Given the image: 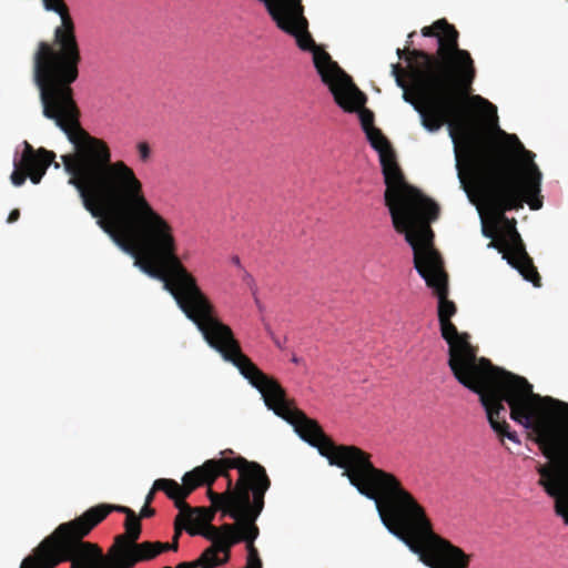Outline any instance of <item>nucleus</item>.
Masks as SVG:
<instances>
[{
  "instance_id": "1",
  "label": "nucleus",
  "mask_w": 568,
  "mask_h": 568,
  "mask_svg": "<svg viewBox=\"0 0 568 568\" xmlns=\"http://www.w3.org/2000/svg\"><path fill=\"white\" fill-rule=\"evenodd\" d=\"M57 12L61 24L52 43L40 41L33 55V80L42 113L53 120L73 145L61 155L68 183L78 191L83 207L97 222H169L146 199L142 181L123 161L112 162L109 145L90 135L80 123L72 83L81 62L75 27L63 0H42Z\"/></svg>"
},
{
  "instance_id": "2",
  "label": "nucleus",
  "mask_w": 568,
  "mask_h": 568,
  "mask_svg": "<svg viewBox=\"0 0 568 568\" xmlns=\"http://www.w3.org/2000/svg\"><path fill=\"white\" fill-rule=\"evenodd\" d=\"M234 366L258 389L268 409L288 422L302 439L327 458L331 466L343 469V476L361 495L375 500L383 524L393 535L416 554H422L424 546L434 552L436 559H424V562L432 568L469 567L470 555L434 532L425 508L394 474L375 467L372 454L358 446L335 444L315 419L293 406L277 381L264 374L242 352L235 337Z\"/></svg>"
},
{
  "instance_id": "3",
  "label": "nucleus",
  "mask_w": 568,
  "mask_h": 568,
  "mask_svg": "<svg viewBox=\"0 0 568 568\" xmlns=\"http://www.w3.org/2000/svg\"><path fill=\"white\" fill-rule=\"evenodd\" d=\"M498 134L504 143L478 129L456 140L458 179L468 196L474 193L503 224L497 235L483 227L484 236L491 239L488 247L497 248L526 281L539 287L541 277L516 229V220L505 213L518 211L525 203L531 210L542 206L541 172L534 161L535 154L525 149L516 134L503 130Z\"/></svg>"
},
{
  "instance_id": "4",
  "label": "nucleus",
  "mask_w": 568,
  "mask_h": 568,
  "mask_svg": "<svg viewBox=\"0 0 568 568\" xmlns=\"http://www.w3.org/2000/svg\"><path fill=\"white\" fill-rule=\"evenodd\" d=\"M420 32L437 39L436 52L409 47L397 49L407 68L393 63L392 75L403 89L404 101L419 113L424 129L437 132L447 124L456 143L460 135L477 129L467 112V98L477 73L475 61L467 50L459 48V32L445 18Z\"/></svg>"
},
{
  "instance_id": "5",
  "label": "nucleus",
  "mask_w": 568,
  "mask_h": 568,
  "mask_svg": "<svg viewBox=\"0 0 568 568\" xmlns=\"http://www.w3.org/2000/svg\"><path fill=\"white\" fill-rule=\"evenodd\" d=\"M473 392L479 395L489 425L498 436L519 443L516 432L509 430V424L505 415H501L506 413L504 403L508 404L514 422L537 435V443L544 456L554 460L552 464L538 468V484L550 497L556 498V514L568 525V503L562 499L568 487L566 460L547 416L548 408L545 406L549 404L555 408L556 415L568 418V403L535 394L532 385L525 377L505 369L494 375L491 381L480 383L479 389Z\"/></svg>"
},
{
  "instance_id": "6",
  "label": "nucleus",
  "mask_w": 568,
  "mask_h": 568,
  "mask_svg": "<svg viewBox=\"0 0 568 568\" xmlns=\"http://www.w3.org/2000/svg\"><path fill=\"white\" fill-rule=\"evenodd\" d=\"M242 474H247L253 478L268 476L266 469L256 462H250L242 456L234 458H220L209 459L203 465L195 467L187 471L182 477V485L174 479L160 478L156 479L155 488L163 490V493L174 501V506L179 509V515L175 519V525L180 518H183L189 524L210 525L216 511L222 509L216 508L211 501L212 507H195L192 508L186 501V497L202 485L207 486L209 490L212 489L214 480L219 477H225L227 485L224 493L230 490L234 491L242 479ZM257 483V479L252 480Z\"/></svg>"
},
{
  "instance_id": "7",
  "label": "nucleus",
  "mask_w": 568,
  "mask_h": 568,
  "mask_svg": "<svg viewBox=\"0 0 568 568\" xmlns=\"http://www.w3.org/2000/svg\"><path fill=\"white\" fill-rule=\"evenodd\" d=\"M364 104L365 102L354 112L359 111L362 128L372 148L378 152L386 184L385 205L389 210L394 229L402 231L406 226V220H403V216L407 219L414 212L424 210L434 214L437 210V203L405 181L389 141L379 129L374 126V113L368 109H362Z\"/></svg>"
},
{
  "instance_id": "8",
  "label": "nucleus",
  "mask_w": 568,
  "mask_h": 568,
  "mask_svg": "<svg viewBox=\"0 0 568 568\" xmlns=\"http://www.w3.org/2000/svg\"><path fill=\"white\" fill-rule=\"evenodd\" d=\"M236 489L229 493H216L209 490V499L216 508L223 510V516H229L232 519H239V530L231 539L225 542L226 554L223 558V564L230 559L231 548L239 544L245 542L247 551L246 565L244 568H263L258 550L254 542L260 535V528L256 525V519L264 508V497L271 487V479L268 476L257 477V483H252L255 478L247 474H242Z\"/></svg>"
},
{
  "instance_id": "9",
  "label": "nucleus",
  "mask_w": 568,
  "mask_h": 568,
  "mask_svg": "<svg viewBox=\"0 0 568 568\" xmlns=\"http://www.w3.org/2000/svg\"><path fill=\"white\" fill-rule=\"evenodd\" d=\"M438 215V205L434 215L428 210L416 211L405 221V230L397 232L405 234V240L414 251L416 271L438 297V321H443L452 320L457 307L448 300V276L440 254L433 246L434 232L430 222L437 220ZM403 220H406V216H403Z\"/></svg>"
},
{
  "instance_id": "10",
  "label": "nucleus",
  "mask_w": 568,
  "mask_h": 568,
  "mask_svg": "<svg viewBox=\"0 0 568 568\" xmlns=\"http://www.w3.org/2000/svg\"><path fill=\"white\" fill-rule=\"evenodd\" d=\"M88 511L73 520L59 525L55 530L40 542V551L47 552V565L54 568L62 561H70L71 568H119L120 561L111 552L104 556L102 549L89 541H83L91 530L99 525Z\"/></svg>"
},
{
  "instance_id": "11",
  "label": "nucleus",
  "mask_w": 568,
  "mask_h": 568,
  "mask_svg": "<svg viewBox=\"0 0 568 568\" xmlns=\"http://www.w3.org/2000/svg\"><path fill=\"white\" fill-rule=\"evenodd\" d=\"M87 511L93 520H95V517L100 518L99 524L112 511L125 515V532L116 535L111 546V552L120 561L119 568H133L139 562L152 560L168 550L175 551L179 547L178 538L180 532L178 530L172 542H138L142 531L141 520L135 511L126 506L100 504L89 508Z\"/></svg>"
},
{
  "instance_id": "12",
  "label": "nucleus",
  "mask_w": 568,
  "mask_h": 568,
  "mask_svg": "<svg viewBox=\"0 0 568 568\" xmlns=\"http://www.w3.org/2000/svg\"><path fill=\"white\" fill-rule=\"evenodd\" d=\"M442 337L448 344V366L454 377L469 390H478L479 384L491 381L503 369L486 358H478L468 341V335L459 333L452 320L439 321Z\"/></svg>"
},
{
  "instance_id": "13",
  "label": "nucleus",
  "mask_w": 568,
  "mask_h": 568,
  "mask_svg": "<svg viewBox=\"0 0 568 568\" xmlns=\"http://www.w3.org/2000/svg\"><path fill=\"white\" fill-rule=\"evenodd\" d=\"M234 520L233 524H223L220 527L206 525L201 535L211 540L212 545L196 560L180 562V568H214L223 565V559H220L217 554H226L225 542L239 530V519Z\"/></svg>"
},
{
  "instance_id": "14",
  "label": "nucleus",
  "mask_w": 568,
  "mask_h": 568,
  "mask_svg": "<svg viewBox=\"0 0 568 568\" xmlns=\"http://www.w3.org/2000/svg\"><path fill=\"white\" fill-rule=\"evenodd\" d=\"M23 151L20 159V165L27 170V178L29 176L33 184H39L48 168L53 163L55 169L60 168L58 162H54L55 153L44 148L34 150L30 143L23 142Z\"/></svg>"
},
{
  "instance_id": "15",
  "label": "nucleus",
  "mask_w": 568,
  "mask_h": 568,
  "mask_svg": "<svg viewBox=\"0 0 568 568\" xmlns=\"http://www.w3.org/2000/svg\"><path fill=\"white\" fill-rule=\"evenodd\" d=\"M47 552L40 551V545L34 549L33 555L26 557L21 568H42L47 565Z\"/></svg>"
},
{
  "instance_id": "16",
  "label": "nucleus",
  "mask_w": 568,
  "mask_h": 568,
  "mask_svg": "<svg viewBox=\"0 0 568 568\" xmlns=\"http://www.w3.org/2000/svg\"><path fill=\"white\" fill-rule=\"evenodd\" d=\"M27 180V170L19 163H14V171L11 174V182L16 186H21Z\"/></svg>"
},
{
  "instance_id": "17",
  "label": "nucleus",
  "mask_w": 568,
  "mask_h": 568,
  "mask_svg": "<svg viewBox=\"0 0 568 568\" xmlns=\"http://www.w3.org/2000/svg\"><path fill=\"white\" fill-rule=\"evenodd\" d=\"M136 148H138L140 160L142 162H146L151 155V149H150L149 144L146 142H140Z\"/></svg>"
},
{
  "instance_id": "18",
  "label": "nucleus",
  "mask_w": 568,
  "mask_h": 568,
  "mask_svg": "<svg viewBox=\"0 0 568 568\" xmlns=\"http://www.w3.org/2000/svg\"><path fill=\"white\" fill-rule=\"evenodd\" d=\"M471 101L484 104V105L488 106L490 110H493L494 113H496V108L488 100L481 98L480 95H474L471 98Z\"/></svg>"
},
{
  "instance_id": "19",
  "label": "nucleus",
  "mask_w": 568,
  "mask_h": 568,
  "mask_svg": "<svg viewBox=\"0 0 568 568\" xmlns=\"http://www.w3.org/2000/svg\"><path fill=\"white\" fill-rule=\"evenodd\" d=\"M154 513H155V510L153 508H151L149 505L145 504L144 507L140 511L139 517H140V519L141 518H148V517L153 516Z\"/></svg>"
},
{
  "instance_id": "20",
  "label": "nucleus",
  "mask_w": 568,
  "mask_h": 568,
  "mask_svg": "<svg viewBox=\"0 0 568 568\" xmlns=\"http://www.w3.org/2000/svg\"><path fill=\"white\" fill-rule=\"evenodd\" d=\"M155 484H156V480L153 483L152 489L149 491V494L145 497V504L146 505H150L153 501L154 494H155L156 490H159V488H155ZM160 491H162V490L160 489Z\"/></svg>"
},
{
  "instance_id": "21",
  "label": "nucleus",
  "mask_w": 568,
  "mask_h": 568,
  "mask_svg": "<svg viewBox=\"0 0 568 568\" xmlns=\"http://www.w3.org/2000/svg\"><path fill=\"white\" fill-rule=\"evenodd\" d=\"M19 217H20V211L18 209H14L9 213L7 221H8V223H13V222L18 221Z\"/></svg>"
},
{
  "instance_id": "22",
  "label": "nucleus",
  "mask_w": 568,
  "mask_h": 568,
  "mask_svg": "<svg viewBox=\"0 0 568 568\" xmlns=\"http://www.w3.org/2000/svg\"><path fill=\"white\" fill-rule=\"evenodd\" d=\"M233 261H234V263H235V264H240V258H239L237 256H235V257L233 258Z\"/></svg>"
},
{
  "instance_id": "23",
  "label": "nucleus",
  "mask_w": 568,
  "mask_h": 568,
  "mask_svg": "<svg viewBox=\"0 0 568 568\" xmlns=\"http://www.w3.org/2000/svg\"><path fill=\"white\" fill-rule=\"evenodd\" d=\"M189 532H190L191 535H195V534H196V531H195V530H192V529H189Z\"/></svg>"
}]
</instances>
